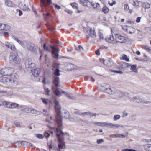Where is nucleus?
Instances as JSON below:
<instances>
[{
  "label": "nucleus",
  "mask_w": 151,
  "mask_h": 151,
  "mask_svg": "<svg viewBox=\"0 0 151 151\" xmlns=\"http://www.w3.org/2000/svg\"><path fill=\"white\" fill-rule=\"evenodd\" d=\"M41 99L42 101V102L43 103L46 105H47L48 104V102L46 100V99L44 98H41Z\"/></svg>",
  "instance_id": "obj_46"
},
{
  "label": "nucleus",
  "mask_w": 151,
  "mask_h": 151,
  "mask_svg": "<svg viewBox=\"0 0 151 151\" xmlns=\"http://www.w3.org/2000/svg\"><path fill=\"white\" fill-rule=\"evenodd\" d=\"M88 80H90L92 81V82H94L95 81L94 79L93 78L92 76H89L88 78Z\"/></svg>",
  "instance_id": "obj_58"
},
{
  "label": "nucleus",
  "mask_w": 151,
  "mask_h": 151,
  "mask_svg": "<svg viewBox=\"0 0 151 151\" xmlns=\"http://www.w3.org/2000/svg\"><path fill=\"white\" fill-rule=\"evenodd\" d=\"M40 71V70L39 68L34 69L32 71L33 75L35 77H37L38 76Z\"/></svg>",
  "instance_id": "obj_13"
},
{
  "label": "nucleus",
  "mask_w": 151,
  "mask_h": 151,
  "mask_svg": "<svg viewBox=\"0 0 151 151\" xmlns=\"http://www.w3.org/2000/svg\"><path fill=\"white\" fill-rule=\"evenodd\" d=\"M55 110L57 114L56 117V122L57 124L60 125V122H62V117L60 114V108L55 109Z\"/></svg>",
  "instance_id": "obj_6"
},
{
  "label": "nucleus",
  "mask_w": 151,
  "mask_h": 151,
  "mask_svg": "<svg viewBox=\"0 0 151 151\" xmlns=\"http://www.w3.org/2000/svg\"><path fill=\"white\" fill-rule=\"evenodd\" d=\"M75 49L79 52H82L83 50V47L81 45H79L78 47H75Z\"/></svg>",
  "instance_id": "obj_28"
},
{
  "label": "nucleus",
  "mask_w": 151,
  "mask_h": 151,
  "mask_svg": "<svg viewBox=\"0 0 151 151\" xmlns=\"http://www.w3.org/2000/svg\"><path fill=\"white\" fill-rule=\"evenodd\" d=\"M104 91L105 92L109 94H112L114 93L110 86L108 84H106L105 86V88Z\"/></svg>",
  "instance_id": "obj_12"
},
{
  "label": "nucleus",
  "mask_w": 151,
  "mask_h": 151,
  "mask_svg": "<svg viewBox=\"0 0 151 151\" xmlns=\"http://www.w3.org/2000/svg\"><path fill=\"white\" fill-rule=\"evenodd\" d=\"M36 136L37 138L41 139H42L43 138V136L41 134H37L36 135Z\"/></svg>",
  "instance_id": "obj_54"
},
{
  "label": "nucleus",
  "mask_w": 151,
  "mask_h": 151,
  "mask_svg": "<svg viewBox=\"0 0 151 151\" xmlns=\"http://www.w3.org/2000/svg\"><path fill=\"white\" fill-rule=\"evenodd\" d=\"M95 124L99 126L104 127L106 125L105 122H96Z\"/></svg>",
  "instance_id": "obj_35"
},
{
  "label": "nucleus",
  "mask_w": 151,
  "mask_h": 151,
  "mask_svg": "<svg viewBox=\"0 0 151 151\" xmlns=\"http://www.w3.org/2000/svg\"><path fill=\"white\" fill-rule=\"evenodd\" d=\"M22 47L24 48L25 47V45L24 44V42L22 41H20L19 42V43Z\"/></svg>",
  "instance_id": "obj_50"
},
{
  "label": "nucleus",
  "mask_w": 151,
  "mask_h": 151,
  "mask_svg": "<svg viewBox=\"0 0 151 151\" xmlns=\"http://www.w3.org/2000/svg\"><path fill=\"white\" fill-rule=\"evenodd\" d=\"M102 11L104 13H107L109 11V9L106 6H104L102 9Z\"/></svg>",
  "instance_id": "obj_34"
},
{
  "label": "nucleus",
  "mask_w": 151,
  "mask_h": 151,
  "mask_svg": "<svg viewBox=\"0 0 151 151\" xmlns=\"http://www.w3.org/2000/svg\"><path fill=\"white\" fill-rule=\"evenodd\" d=\"M52 44L56 46L58 45L59 44V42L56 40H53L52 41Z\"/></svg>",
  "instance_id": "obj_37"
},
{
  "label": "nucleus",
  "mask_w": 151,
  "mask_h": 151,
  "mask_svg": "<svg viewBox=\"0 0 151 151\" xmlns=\"http://www.w3.org/2000/svg\"><path fill=\"white\" fill-rule=\"evenodd\" d=\"M60 82L59 78L58 77L55 76L54 77L53 83L56 87L58 86V84Z\"/></svg>",
  "instance_id": "obj_14"
},
{
  "label": "nucleus",
  "mask_w": 151,
  "mask_h": 151,
  "mask_svg": "<svg viewBox=\"0 0 151 151\" xmlns=\"http://www.w3.org/2000/svg\"><path fill=\"white\" fill-rule=\"evenodd\" d=\"M13 69L10 68H4L0 71V73L7 77H4L2 79L5 80L7 82L15 83L17 82L16 79L18 78V76L15 73H12L14 71Z\"/></svg>",
  "instance_id": "obj_1"
},
{
  "label": "nucleus",
  "mask_w": 151,
  "mask_h": 151,
  "mask_svg": "<svg viewBox=\"0 0 151 151\" xmlns=\"http://www.w3.org/2000/svg\"><path fill=\"white\" fill-rule=\"evenodd\" d=\"M26 46L27 48L29 50H32L33 49V47L32 46L30 43H27L26 45Z\"/></svg>",
  "instance_id": "obj_29"
},
{
  "label": "nucleus",
  "mask_w": 151,
  "mask_h": 151,
  "mask_svg": "<svg viewBox=\"0 0 151 151\" xmlns=\"http://www.w3.org/2000/svg\"><path fill=\"white\" fill-rule=\"evenodd\" d=\"M30 113L32 114H34L36 112V111L35 109L32 108H30Z\"/></svg>",
  "instance_id": "obj_51"
},
{
  "label": "nucleus",
  "mask_w": 151,
  "mask_h": 151,
  "mask_svg": "<svg viewBox=\"0 0 151 151\" xmlns=\"http://www.w3.org/2000/svg\"><path fill=\"white\" fill-rule=\"evenodd\" d=\"M114 28L111 29L112 33L114 34L115 37V41L121 43H124L126 42L125 37L123 36L119 35L117 31H115Z\"/></svg>",
  "instance_id": "obj_4"
},
{
  "label": "nucleus",
  "mask_w": 151,
  "mask_h": 151,
  "mask_svg": "<svg viewBox=\"0 0 151 151\" xmlns=\"http://www.w3.org/2000/svg\"><path fill=\"white\" fill-rule=\"evenodd\" d=\"M25 111L27 113H30V108H27L24 109Z\"/></svg>",
  "instance_id": "obj_57"
},
{
  "label": "nucleus",
  "mask_w": 151,
  "mask_h": 151,
  "mask_svg": "<svg viewBox=\"0 0 151 151\" xmlns=\"http://www.w3.org/2000/svg\"><path fill=\"white\" fill-rule=\"evenodd\" d=\"M10 26L7 25H5L2 23L0 24V30L7 31L10 30Z\"/></svg>",
  "instance_id": "obj_10"
},
{
  "label": "nucleus",
  "mask_w": 151,
  "mask_h": 151,
  "mask_svg": "<svg viewBox=\"0 0 151 151\" xmlns=\"http://www.w3.org/2000/svg\"><path fill=\"white\" fill-rule=\"evenodd\" d=\"M144 149L145 151H151V145L147 144L145 145Z\"/></svg>",
  "instance_id": "obj_19"
},
{
  "label": "nucleus",
  "mask_w": 151,
  "mask_h": 151,
  "mask_svg": "<svg viewBox=\"0 0 151 151\" xmlns=\"http://www.w3.org/2000/svg\"><path fill=\"white\" fill-rule=\"evenodd\" d=\"M58 128L54 127L53 129L55 130V131L57 132H60V134L57 133L56 134V136L57 138H58V148L59 150L60 149H64L66 148V146L65 143L64 141V137H63V135H66L67 136H69L68 133L67 132L64 133L62 130V128H61V127L62 126V122H60V126L59 124H57Z\"/></svg>",
  "instance_id": "obj_2"
},
{
  "label": "nucleus",
  "mask_w": 151,
  "mask_h": 151,
  "mask_svg": "<svg viewBox=\"0 0 151 151\" xmlns=\"http://www.w3.org/2000/svg\"><path fill=\"white\" fill-rule=\"evenodd\" d=\"M25 65L26 68H31L35 66V64L32 62L31 60L29 59L25 60Z\"/></svg>",
  "instance_id": "obj_7"
},
{
  "label": "nucleus",
  "mask_w": 151,
  "mask_h": 151,
  "mask_svg": "<svg viewBox=\"0 0 151 151\" xmlns=\"http://www.w3.org/2000/svg\"><path fill=\"white\" fill-rule=\"evenodd\" d=\"M5 5L9 7H14V5L13 4L12 2L9 0H6L5 1Z\"/></svg>",
  "instance_id": "obj_17"
},
{
  "label": "nucleus",
  "mask_w": 151,
  "mask_h": 151,
  "mask_svg": "<svg viewBox=\"0 0 151 151\" xmlns=\"http://www.w3.org/2000/svg\"><path fill=\"white\" fill-rule=\"evenodd\" d=\"M54 93L56 96H60L61 94L60 92L58 90L55 91Z\"/></svg>",
  "instance_id": "obj_45"
},
{
  "label": "nucleus",
  "mask_w": 151,
  "mask_h": 151,
  "mask_svg": "<svg viewBox=\"0 0 151 151\" xmlns=\"http://www.w3.org/2000/svg\"><path fill=\"white\" fill-rule=\"evenodd\" d=\"M111 72H116L117 73H118L119 74H122L123 73V72L122 71H116L115 70H113L110 69L109 70Z\"/></svg>",
  "instance_id": "obj_44"
},
{
  "label": "nucleus",
  "mask_w": 151,
  "mask_h": 151,
  "mask_svg": "<svg viewBox=\"0 0 151 151\" xmlns=\"http://www.w3.org/2000/svg\"><path fill=\"white\" fill-rule=\"evenodd\" d=\"M92 7L94 9H98L100 7V5L98 3H94L92 2L91 3Z\"/></svg>",
  "instance_id": "obj_18"
},
{
  "label": "nucleus",
  "mask_w": 151,
  "mask_h": 151,
  "mask_svg": "<svg viewBox=\"0 0 151 151\" xmlns=\"http://www.w3.org/2000/svg\"><path fill=\"white\" fill-rule=\"evenodd\" d=\"M100 61L104 65L106 64V62H107L106 60H105L103 59H101L100 60Z\"/></svg>",
  "instance_id": "obj_56"
},
{
  "label": "nucleus",
  "mask_w": 151,
  "mask_h": 151,
  "mask_svg": "<svg viewBox=\"0 0 151 151\" xmlns=\"http://www.w3.org/2000/svg\"><path fill=\"white\" fill-rule=\"evenodd\" d=\"M131 65L126 62H121L119 63L117 67L119 69L122 70L129 67Z\"/></svg>",
  "instance_id": "obj_8"
},
{
  "label": "nucleus",
  "mask_w": 151,
  "mask_h": 151,
  "mask_svg": "<svg viewBox=\"0 0 151 151\" xmlns=\"http://www.w3.org/2000/svg\"><path fill=\"white\" fill-rule=\"evenodd\" d=\"M95 54L97 55H99L100 54L99 51V50H96L95 52Z\"/></svg>",
  "instance_id": "obj_64"
},
{
  "label": "nucleus",
  "mask_w": 151,
  "mask_h": 151,
  "mask_svg": "<svg viewBox=\"0 0 151 151\" xmlns=\"http://www.w3.org/2000/svg\"><path fill=\"white\" fill-rule=\"evenodd\" d=\"M65 11L67 12L70 14H71L73 13V12L72 11L68 9L65 10Z\"/></svg>",
  "instance_id": "obj_61"
},
{
  "label": "nucleus",
  "mask_w": 151,
  "mask_h": 151,
  "mask_svg": "<svg viewBox=\"0 0 151 151\" xmlns=\"http://www.w3.org/2000/svg\"><path fill=\"white\" fill-rule=\"evenodd\" d=\"M10 48L13 51H14L16 50V47L14 45H12Z\"/></svg>",
  "instance_id": "obj_49"
},
{
  "label": "nucleus",
  "mask_w": 151,
  "mask_h": 151,
  "mask_svg": "<svg viewBox=\"0 0 151 151\" xmlns=\"http://www.w3.org/2000/svg\"><path fill=\"white\" fill-rule=\"evenodd\" d=\"M111 59H109L108 60H106L107 62H106V64H105V65L109 67H111L112 66V64L111 62Z\"/></svg>",
  "instance_id": "obj_27"
},
{
  "label": "nucleus",
  "mask_w": 151,
  "mask_h": 151,
  "mask_svg": "<svg viewBox=\"0 0 151 151\" xmlns=\"http://www.w3.org/2000/svg\"><path fill=\"white\" fill-rule=\"evenodd\" d=\"M141 17H138L137 18L136 20V22L137 23H139V22L140 21L141 19Z\"/></svg>",
  "instance_id": "obj_62"
},
{
  "label": "nucleus",
  "mask_w": 151,
  "mask_h": 151,
  "mask_svg": "<svg viewBox=\"0 0 151 151\" xmlns=\"http://www.w3.org/2000/svg\"><path fill=\"white\" fill-rule=\"evenodd\" d=\"M142 48L145 49V50L148 52H150L151 51V48L149 46H142Z\"/></svg>",
  "instance_id": "obj_26"
},
{
  "label": "nucleus",
  "mask_w": 151,
  "mask_h": 151,
  "mask_svg": "<svg viewBox=\"0 0 151 151\" xmlns=\"http://www.w3.org/2000/svg\"><path fill=\"white\" fill-rule=\"evenodd\" d=\"M42 12L45 21L48 22L54 19V17L47 12V7L51 3V0H40Z\"/></svg>",
  "instance_id": "obj_3"
},
{
  "label": "nucleus",
  "mask_w": 151,
  "mask_h": 151,
  "mask_svg": "<svg viewBox=\"0 0 151 151\" xmlns=\"http://www.w3.org/2000/svg\"><path fill=\"white\" fill-rule=\"evenodd\" d=\"M2 104L5 107L8 108H9V107H10V102H7L6 101H5L3 102Z\"/></svg>",
  "instance_id": "obj_21"
},
{
  "label": "nucleus",
  "mask_w": 151,
  "mask_h": 151,
  "mask_svg": "<svg viewBox=\"0 0 151 151\" xmlns=\"http://www.w3.org/2000/svg\"><path fill=\"white\" fill-rule=\"evenodd\" d=\"M71 5L74 9H78V5L76 3H73L71 4Z\"/></svg>",
  "instance_id": "obj_30"
},
{
  "label": "nucleus",
  "mask_w": 151,
  "mask_h": 151,
  "mask_svg": "<svg viewBox=\"0 0 151 151\" xmlns=\"http://www.w3.org/2000/svg\"><path fill=\"white\" fill-rule=\"evenodd\" d=\"M65 96L67 98L70 99L75 100L76 99V97L75 96L70 95L68 93H65Z\"/></svg>",
  "instance_id": "obj_25"
},
{
  "label": "nucleus",
  "mask_w": 151,
  "mask_h": 151,
  "mask_svg": "<svg viewBox=\"0 0 151 151\" xmlns=\"http://www.w3.org/2000/svg\"><path fill=\"white\" fill-rule=\"evenodd\" d=\"M55 7V9L57 10H59L61 9V7L57 4H54Z\"/></svg>",
  "instance_id": "obj_53"
},
{
  "label": "nucleus",
  "mask_w": 151,
  "mask_h": 151,
  "mask_svg": "<svg viewBox=\"0 0 151 151\" xmlns=\"http://www.w3.org/2000/svg\"><path fill=\"white\" fill-rule=\"evenodd\" d=\"M52 54L53 56L55 58H58V55L57 52L54 51L53 52Z\"/></svg>",
  "instance_id": "obj_40"
},
{
  "label": "nucleus",
  "mask_w": 151,
  "mask_h": 151,
  "mask_svg": "<svg viewBox=\"0 0 151 151\" xmlns=\"http://www.w3.org/2000/svg\"><path fill=\"white\" fill-rule=\"evenodd\" d=\"M137 65L136 64L133 65L131 66V69L134 72H137V71L136 70V68L137 67Z\"/></svg>",
  "instance_id": "obj_31"
},
{
  "label": "nucleus",
  "mask_w": 151,
  "mask_h": 151,
  "mask_svg": "<svg viewBox=\"0 0 151 151\" xmlns=\"http://www.w3.org/2000/svg\"><path fill=\"white\" fill-rule=\"evenodd\" d=\"M127 22L128 23L131 24H133L134 23V22L133 21H131L130 20H129Z\"/></svg>",
  "instance_id": "obj_63"
},
{
  "label": "nucleus",
  "mask_w": 151,
  "mask_h": 151,
  "mask_svg": "<svg viewBox=\"0 0 151 151\" xmlns=\"http://www.w3.org/2000/svg\"><path fill=\"white\" fill-rule=\"evenodd\" d=\"M105 123L106 124L105 125V126H109L111 127H112L113 126H116V124H114L111 123H107L105 122Z\"/></svg>",
  "instance_id": "obj_43"
},
{
  "label": "nucleus",
  "mask_w": 151,
  "mask_h": 151,
  "mask_svg": "<svg viewBox=\"0 0 151 151\" xmlns=\"http://www.w3.org/2000/svg\"><path fill=\"white\" fill-rule=\"evenodd\" d=\"M54 103L55 104V109L57 108H61L58 102L56 101H54Z\"/></svg>",
  "instance_id": "obj_41"
},
{
  "label": "nucleus",
  "mask_w": 151,
  "mask_h": 151,
  "mask_svg": "<svg viewBox=\"0 0 151 151\" xmlns=\"http://www.w3.org/2000/svg\"><path fill=\"white\" fill-rule=\"evenodd\" d=\"M22 9L23 10H30V9L25 4H24V6L22 8Z\"/></svg>",
  "instance_id": "obj_48"
},
{
  "label": "nucleus",
  "mask_w": 151,
  "mask_h": 151,
  "mask_svg": "<svg viewBox=\"0 0 151 151\" xmlns=\"http://www.w3.org/2000/svg\"><path fill=\"white\" fill-rule=\"evenodd\" d=\"M81 114H82V115H83V116L87 115H91V116H96L97 114H96L95 113H92L90 112H84L82 113Z\"/></svg>",
  "instance_id": "obj_20"
},
{
  "label": "nucleus",
  "mask_w": 151,
  "mask_h": 151,
  "mask_svg": "<svg viewBox=\"0 0 151 151\" xmlns=\"http://www.w3.org/2000/svg\"><path fill=\"white\" fill-rule=\"evenodd\" d=\"M44 92L46 93L47 95H50L49 93L50 92V90L48 88L45 87L44 88Z\"/></svg>",
  "instance_id": "obj_42"
},
{
  "label": "nucleus",
  "mask_w": 151,
  "mask_h": 151,
  "mask_svg": "<svg viewBox=\"0 0 151 151\" xmlns=\"http://www.w3.org/2000/svg\"><path fill=\"white\" fill-rule=\"evenodd\" d=\"M122 59L123 60H125L127 62H128L129 61V58H127V55H125L124 54L122 55V58H120L121 59Z\"/></svg>",
  "instance_id": "obj_36"
},
{
  "label": "nucleus",
  "mask_w": 151,
  "mask_h": 151,
  "mask_svg": "<svg viewBox=\"0 0 151 151\" xmlns=\"http://www.w3.org/2000/svg\"><path fill=\"white\" fill-rule=\"evenodd\" d=\"M114 136H115L116 137L125 138V135L119 134H115Z\"/></svg>",
  "instance_id": "obj_38"
},
{
  "label": "nucleus",
  "mask_w": 151,
  "mask_h": 151,
  "mask_svg": "<svg viewBox=\"0 0 151 151\" xmlns=\"http://www.w3.org/2000/svg\"><path fill=\"white\" fill-rule=\"evenodd\" d=\"M126 30L127 32H129L131 34L134 33L135 31V29L133 27L130 26L127 27Z\"/></svg>",
  "instance_id": "obj_15"
},
{
  "label": "nucleus",
  "mask_w": 151,
  "mask_h": 151,
  "mask_svg": "<svg viewBox=\"0 0 151 151\" xmlns=\"http://www.w3.org/2000/svg\"><path fill=\"white\" fill-rule=\"evenodd\" d=\"M120 117V116L119 115H116L114 116V121H116L117 119H119Z\"/></svg>",
  "instance_id": "obj_47"
},
{
  "label": "nucleus",
  "mask_w": 151,
  "mask_h": 151,
  "mask_svg": "<svg viewBox=\"0 0 151 151\" xmlns=\"http://www.w3.org/2000/svg\"><path fill=\"white\" fill-rule=\"evenodd\" d=\"M47 29L51 31H53L55 29L50 24H48L47 26Z\"/></svg>",
  "instance_id": "obj_32"
},
{
  "label": "nucleus",
  "mask_w": 151,
  "mask_h": 151,
  "mask_svg": "<svg viewBox=\"0 0 151 151\" xmlns=\"http://www.w3.org/2000/svg\"><path fill=\"white\" fill-rule=\"evenodd\" d=\"M132 4L134 6H138L139 5V2L137 0H136V1H133Z\"/></svg>",
  "instance_id": "obj_39"
},
{
  "label": "nucleus",
  "mask_w": 151,
  "mask_h": 151,
  "mask_svg": "<svg viewBox=\"0 0 151 151\" xmlns=\"http://www.w3.org/2000/svg\"><path fill=\"white\" fill-rule=\"evenodd\" d=\"M80 3L84 6H87L88 0H79Z\"/></svg>",
  "instance_id": "obj_23"
},
{
  "label": "nucleus",
  "mask_w": 151,
  "mask_h": 151,
  "mask_svg": "<svg viewBox=\"0 0 151 151\" xmlns=\"http://www.w3.org/2000/svg\"><path fill=\"white\" fill-rule=\"evenodd\" d=\"M45 136L47 138L50 135V134L47 132H45V133L44 134Z\"/></svg>",
  "instance_id": "obj_59"
},
{
  "label": "nucleus",
  "mask_w": 151,
  "mask_h": 151,
  "mask_svg": "<svg viewBox=\"0 0 151 151\" xmlns=\"http://www.w3.org/2000/svg\"><path fill=\"white\" fill-rule=\"evenodd\" d=\"M10 105L9 108L14 109L18 107L19 106V104L17 103H12L10 102Z\"/></svg>",
  "instance_id": "obj_22"
},
{
  "label": "nucleus",
  "mask_w": 151,
  "mask_h": 151,
  "mask_svg": "<svg viewBox=\"0 0 151 151\" xmlns=\"http://www.w3.org/2000/svg\"><path fill=\"white\" fill-rule=\"evenodd\" d=\"M103 142H104V141L102 139H100L98 140L97 141V143L98 144H100Z\"/></svg>",
  "instance_id": "obj_52"
},
{
  "label": "nucleus",
  "mask_w": 151,
  "mask_h": 151,
  "mask_svg": "<svg viewBox=\"0 0 151 151\" xmlns=\"http://www.w3.org/2000/svg\"><path fill=\"white\" fill-rule=\"evenodd\" d=\"M58 66L57 64L55 63H54L52 66L53 68L52 69V70H53L54 68H55V70L54 71V73L56 76H58L60 75V74L59 73L60 70L58 68Z\"/></svg>",
  "instance_id": "obj_9"
},
{
  "label": "nucleus",
  "mask_w": 151,
  "mask_h": 151,
  "mask_svg": "<svg viewBox=\"0 0 151 151\" xmlns=\"http://www.w3.org/2000/svg\"><path fill=\"white\" fill-rule=\"evenodd\" d=\"M11 61H12L16 64H19L21 62V59L18 55L14 53H11L9 57Z\"/></svg>",
  "instance_id": "obj_5"
},
{
  "label": "nucleus",
  "mask_w": 151,
  "mask_h": 151,
  "mask_svg": "<svg viewBox=\"0 0 151 151\" xmlns=\"http://www.w3.org/2000/svg\"><path fill=\"white\" fill-rule=\"evenodd\" d=\"M43 48L44 49L48 51L49 50V49L48 46H47L45 45V43L43 45Z\"/></svg>",
  "instance_id": "obj_60"
},
{
  "label": "nucleus",
  "mask_w": 151,
  "mask_h": 151,
  "mask_svg": "<svg viewBox=\"0 0 151 151\" xmlns=\"http://www.w3.org/2000/svg\"><path fill=\"white\" fill-rule=\"evenodd\" d=\"M113 35L114 34L112 33V35H110L106 38V42L109 43H113L115 42V39H114Z\"/></svg>",
  "instance_id": "obj_11"
},
{
  "label": "nucleus",
  "mask_w": 151,
  "mask_h": 151,
  "mask_svg": "<svg viewBox=\"0 0 151 151\" xmlns=\"http://www.w3.org/2000/svg\"><path fill=\"white\" fill-rule=\"evenodd\" d=\"M12 38L14 39L18 43L21 40H18V39L17 38L15 37L14 36H12Z\"/></svg>",
  "instance_id": "obj_55"
},
{
  "label": "nucleus",
  "mask_w": 151,
  "mask_h": 151,
  "mask_svg": "<svg viewBox=\"0 0 151 151\" xmlns=\"http://www.w3.org/2000/svg\"><path fill=\"white\" fill-rule=\"evenodd\" d=\"M124 9L126 11L129 10V12L130 13H131L132 12V10L129 9V8L128 5L125 4L124 5Z\"/></svg>",
  "instance_id": "obj_33"
},
{
  "label": "nucleus",
  "mask_w": 151,
  "mask_h": 151,
  "mask_svg": "<svg viewBox=\"0 0 151 151\" xmlns=\"http://www.w3.org/2000/svg\"><path fill=\"white\" fill-rule=\"evenodd\" d=\"M90 33L89 34L90 36L93 38H95L96 37V34L94 30L92 29H91L90 30Z\"/></svg>",
  "instance_id": "obj_16"
},
{
  "label": "nucleus",
  "mask_w": 151,
  "mask_h": 151,
  "mask_svg": "<svg viewBox=\"0 0 151 151\" xmlns=\"http://www.w3.org/2000/svg\"><path fill=\"white\" fill-rule=\"evenodd\" d=\"M142 7H145V9H148L150 7V4H149L143 3L141 5Z\"/></svg>",
  "instance_id": "obj_24"
}]
</instances>
